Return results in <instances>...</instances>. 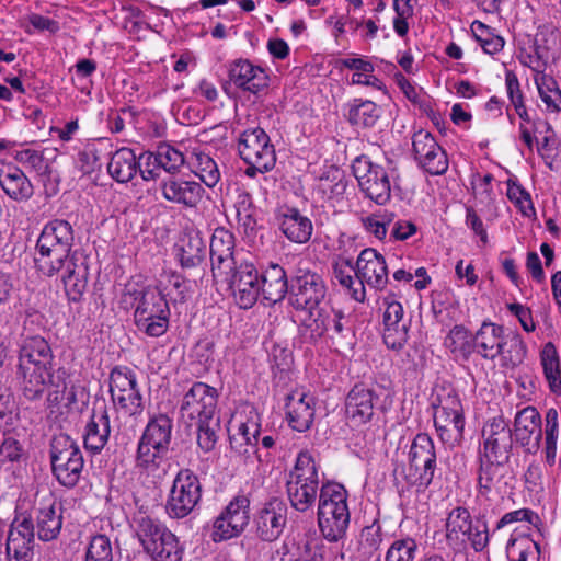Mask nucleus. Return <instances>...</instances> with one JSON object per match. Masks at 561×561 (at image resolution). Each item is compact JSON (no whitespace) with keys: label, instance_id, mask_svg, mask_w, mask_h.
<instances>
[{"label":"nucleus","instance_id":"f257e3e1","mask_svg":"<svg viewBox=\"0 0 561 561\" xmlns=\"http://www.w3.org/2000/svg\"><path fill=\"white\" fill-rule=\"evenodd\" d=\"M53 352L47 341L42 336L25 339L19 360L24 396L34 400L39 398L50 379Z\"/></svg>","mask_w":561,"mask_h":561},{"label":"nucleus","instance_id":"f03ea898","mask_svg":"<svg viewBox=\"0 0 561 561\" xmlns=\"http://www.w3.org/2000/svg\"><path fill=\"white\" fill-rule=\"evenodd\" d=\"M73 241L71 225L66 220H53L48 222L36 243L37 254L35 263L46 275L53 276L62 268V263L68 260Z\"/></svg>","mask_w":561,"mask_h":561},{"label":"nucleus","instance_id":"7ed1b4c3","mask_svg":"<svg viewBox=\"0 0 561 561\" xmlns=\"http://www.w3.org/2000/svg\"><path fill=\"white\" fill-rule=\"evenodd\" d=\"M347 497V491L342 484L328 482L320 488L318 525L329 541H339L346 534L350 524Z\"/></svg>","mask_w":561,"mask_h":561},{"label":"nucleus","instance_id":"20e7f679","mask_svg":"<svg viewBox=\"0 0 561 561\" xmlns=\"http://www.w3.org/2000/svg\"><path fill=\"white\" fill-rule=\"evenodd\" d=\"M319 489V471L314 458L308 450L298 454L286 481V493L294 510L305 513L316 503Z\"/></svg>","mask_w":561,"mask_h":561},{"label":"nucleus","instance_id":"39448f33","mask_svg":"<svg viewBox=\"0 0 561 561\" xmlns=\"http://www.w3.org/2000/svg\"><path fill=\"white\" fill-rule=\"evenodd\" d=\"M137 537L152 561H181L183 548L178 537L163 524L148 516L137 523Z\"/></svg>","mask_w":561,"mask_h":561},{"label":"nucleus","instance_id":"423d86ee","mask_svg":"<svg viewBox=\"0 0 561 561\" xmlns=\"http://www.w3.org/2000/svg\"><path fill=\"white\" fill-rule=\"evenodd\" d=\"M50 463L53 474L61 485L73 488L78 484L84 459L80 447L69 435L60 433L53 437Z\"/></svg>","mask_w":561,"mask_h":561},{"label":"nucleus","instance_id":"0eeeda50","mask_svg":"<svg viewBox=\"0 0 561 561\" xmlns=\"http://www.w3.org/2000/svg\"><path fill=\"white\" fill-rule=\"evenodd\" d=\"M238 150L241 159L248 164L244 173L250 178H254L257 173H265L275 165L274 146L265 130L260 127L241 134Z\"/></svg>","mask_w":561,"mask_h":561},{"label":"nucleus","instance_id":"6e6552de","mask_svg":"<svg viewBox=\"0 0 561 561\" xmlns=\"http://www.w3.org/2000/svg\"><path fill=\"white\" fill-rule=\"evenodd\" d=\"M436 469V451L433 439L425 433H419L409 450V465L403 470L410 485L419 491L425 490L433 481Z\"/></svg>","mask_w":561,"mask_h":561},{"label":"nucleus","instance_id":"1a4fd4ad","mask_svg":"<svg viewBox=\"0 0 561 561\" xmlns=\"http://www.w3.org/2000/svg\"><path fill=\"white\" fill-rule=\"evenodd\" d=\"M134 318L137 329L149 336L163 335L169 327L170 309L167 299L156 290L146 289L136 297Z\"/></svg>","mask_w":561,"mask_h":561},{"label":"nucleus","instance_id":"9d476101","mask_svg":"<svg viewBox=\"0 0 561 561\" xmlns=\"http://www.w3.org/2000/svg\"><path fill=\"white\" fill-rule=\"evenodd\" d=\"M202 499V484L190 469H181L169 491L165 512L170 518L181 519L188 516Z\"/></svg>","mask_w":561,"mask_h":561},{"label":"nucleus","instance_id":"9b49d317","mask_svg":"<svg viewBox=\"0 0 561 561\" xmlns=\"http://www.w3.org/2000/svg\"><path fill=\"white\" fill-rule=\"evenodd\" d=\"M434 426L440 440L454 447L463 438L465 416L459 397L449 391L434 404Z\"/></svg>","mask_w":561,"mask_h":561},{"label":"nucleus","instance_id":"f8f14e48","mask_svg":"<svg viewBox=\"0 0 561 561\" xmlns=\"http://www.w3.org/2000/svg\"><path fill=\"white\" fill-rule=\"evenodd\" d=\"M318 336L327 333L335 351L344 353L355 345V333L351 317L334 307L317 309L313 319Z\"/></svg>","mask_w":561,"mask_h":561},{"label":"nucleus","instance_id":"ddd939ff","mask_svg":"<svg viewBox=\"0 0 561 561\" xmlns=\"http://www.w3.org/2000/svg\"><path fill=\"white\" fill-rule=\"evenodd\" d=\"M353 174L360 191L378 205H385L391 196V184L387 170L368 157H357L352 164Z\"/></svg>","mask_w":561,"mask_h":561},{"label":"nucleus","instance_id":"4468645a","mask_svg":"<svg viewBox=\"0 0 561 561\" xmlns=\"http://www.w3.org/2000/svg\"><path fill=\"white\" fill-rule=\"evenodd\" d=\"M110 393L117 410L126 415L144 411V399L135 373L127 367H115L110 374Z\"/></svg>","mask_w":561,"mask_h":561},{"label":"nucleus","instance_id":"2eb2a0df","mask_svg":"<svg viewBox=\"0 0 561 561\" xmlns=\"http://www.w3.org/2000/svg\"><path fill=\"white\" fill-rule=\"evenodd\" d=\"M250 522V500L244 494L236 495L214 519L211 540L221 542L239 537Z\"/></svg>","mask_w":561,"mask_h":561},{"label":"nucleus","instance_id":"dca6fc26","mask_svg":"<svg viewBox=\"0 0 561 561\" xmlns=\"http://www.w3.org/2000/svg\"><path fill=\"white\" fill-rule=\"evenodd\" d=\"M218 392L216 388L197 381L183 396L180 414L184 422L193 423L215 419Z\"/></svg>","mask_w":561,"mask_h":561},{"label":"nucleus","instance_id":"f3484780","mask_svg":"<svg viewBox=\"0 0 561 561\" xmlns=\"http://www.w3.org/2000/svg\"><path fill=\"white\" fill-rule=\"evenodd\" d=\"M215 282L228 284L236 304L243 309L251 308L262 297L260 274L249 262L237 265L227 279Z\"/></svg>","mask_w":561,"mask_h":561},{"label":"nucleus","instance_id":"a211bd4d","mask_svg":"<svg viewBox=\"0 0 561 561\" xmlns=\"http://www.w3.org/2000/svg\"><path fill=\"white\" fill-rule=\"evenodd\" d=\"M289 294L294 308L308 310L310 316L313 317V310L325 297L327 287L319 274L308 270H300L291 278Z\"/></svg>","mask_w":561,"mask_h":561},{"label":"nucleus","instance_id":"6ab92c4d","mask_svg":"<svg viewBox=\"0 0 561 561\" xmlns=\"http://www.w3.org/2000/svg\"><path fill=\"white\" fill-rule=\"evenodd\" d=\"M482 449L480 458L508 461L512 450V431L503 416H495L482 427Z\"/></svg>","mask_w":561,"mask_h":561},{"label":"nucleus","instance_id":"aec40b11","mask_svg":"<svg viewBox=\"0 0 561 561\" xmlns=\"http://www.w3.org/2000/svg\"><path fill=\"white\" fill-rule=\"evenodd\" d=\"M412 147L419 165L431 175H442L448 170V159L433 135L426 130L414 133Z\"/></svg>","mask_w":561,"mask_h":561},{"label":"nucleus","instance_id":"412c9836","mask_svg":"<svg viewBox=\"0 0 561 561\" xmlns=\"http://www.w3.org/2000/svg\"><path fill=\"white\" fill-rule=\"evenodd\" d=\"M233 248L234 238L232 233L225 228L215 229L209 243L214 280L227 279L229 274L234 271L237 263L233 256Z\"/></svg>","mask_w":561,"mask_h":561},{"label":"nucleus","instance_id":"4be33fe9","mask_svg":"<svg viewBox=\"0 0 561 561\" xmlns=\"http://www.w3.org/2000/svg\"><path fill=\"white\" fill-rule=\"evenodd\" d=\"M287 511L286 504L277 497L266 502L254 519L257 537L268 542L278 539L287 523Z\"/></svg>","mask_w":561,"mask_h":561},{"label":"nucleus","instance_id":"5701e85b","mask_svg":"<svg viewBox=\"0 0 561 561\" xmlns=\"http://www.w3.org/2000/svg\"><path fill=\"white\" fill-rule=\"evenodd\" d=\"M60 272L66 296L71 301H80L88 287V257L81 251H73L62 263Z\"/></svg>","mask_w":561,"mask_h":561},{"label":"nucleus","instance_id":"b1692460","mask_svg":"<svg viewBox=\"0 0 561 561\" xmlns=\"http://www.w3.org/2000/svg\"><path fill=\"white\" fill-rule=\"evenodd\" d=\"M285 410L289 426L306 432L314 420L316 398L302 388L294 389L286 396Z\"/></svg>","mask_w":561,"mask_h":561},{"label":"nucleus","instance_id":"393cba45","mask_svg":"<svg viewBox=\"0 0 561 561\" xmlns=\"http://www.w3.org/2000/svg\"><path fill=\"white\" fill-rule=\"evenodd\" d=\"M356 277L376 290L388 284V268L385 257L373 248L364 249L356 261Z\"/></svg>","mask_w":561,"mask_h":561},{"label":"nucleus","instance_id":"a878e982","mask_svg":"<svg viewBox=\"0 0 561 561\" xmlns=\"http://www.w3.org/2000/svg\"><path fill=\"white\" fill-rule=\"evenodd\" d=\"M541 415L535 407L528 405L518 411L514 419L516 440L527 449L536 453L542 438Z\"/></svg>","mask_w":561,"mask_h":561},{"label":"nucleus","instance_id":"bb28decb","mask_svg":"<svg viewBox=\"0 0 561 561\" xmlns=\"http://www.w3.org/2000/svg\"><path fill=\"white\" fill-rule=\"evenodd\" d=\"M229 80L239 89L257 94L268 85L266 71L249 59L233 60L228 68Z\"/></svg>","mask_w":561,"mask_h":561},{"label":"nucleus","instance_id":"cd10ccee","mask_svg":"<svg viewBox=\"0 0 561 561\" xmlns=\"http://www.w3.org/2000/svg\"><path fill=\"white\" fill-rule=\"evenodd\" d=\"M375 389L364 383L355 385L345 400L346 419L353 426L368 423L374 415Z\"/></svg>","mask_w":561,"mask_h":561},{"label":"nucleus","instance_id":"c85d7f7f","mask_svg":"<svg viewBox=\"0 0 561 561\" xmlns=\"http://www.w3.org/2000/svg\"><path fill=\"white\" fill-rule=\"evenodd\" d=\"M383 306V341L389 348L400 350L408 341V325L402 322L403 307L393 296H387Z\"/></svg>","mask_w":561,"mask_h":561},{"label":"nucleus","instance_id":"c756f323","mask_svg":"<svg viewBox=\"0 0 561 561\" xmlns=\"http://www.w3.org/2000/svg\"><path fill=\"white\" fill-rule=\"evenodd\" d=\"M162 196L171 203L195 207L203 198V186L184 178L170 176L160 184Z\"/></svg>","mask_w":561,"mask_h":561},{"label":"nucleus","instance_id":"7c9ffc66","mask_svg":"<svg viewBox=\"0 0 561 561\" xmlns=\"http://www.w3.org/2000/svg\"><path fill=\"white\" fill-rule=\"evenodd\" d=\"M34 537L31 519L16 518L9 530L7 539V556L9 561H28Z\"/></svg>","mask_w":561,"mask_h":561},{"label":"nucleus","instance_id":"2f4dec72","mask_svg":"<svg viewBox=\"0 0 561 561\" xmlns=\"http://www.w3.org/2000/svg\"><path fill=\"white\" fill-rule=\"evenodd\" d=\"M110 416L105 405L94 407L83 435L84 447L94 454L100 453L108 442Z\"/></svg>","mask_w":561,"mask_h":561},{"label":"nucleus","instance_id":"473e14b6","mask_svg":"<svg viewBox=\"0 0 561 561\" xmlns=\"http://www.w3.org/2000/svg\"><path fill=\"white\" fill-rule=\"evenodd\" d=\"M507 461H495L480 458L478 476L479 492L485 497L505 492L507 482L505 463Z\"/></svg>","mask_w":561,"mask_h":561},{"label":"nucleus","instance_id":"72a5a7b5","mask_svg":"<svg viewBox=\"0 0 561 561\" xmlns=\"http://www.w3.org/2000/svg\"><path fill=\"white\" fill-rule=\"evenodd\" d=\"M504 342H506L504 328L484 321L473 336V350L484 359L493 360L501 353Z\"/></svg>","mask_w":561,"mask_h":561},{"label":"nucleus","instance_id":"f704fd0d","mask_svg":"<svg viewBox=\"0 0 561 561\" xmlns=\"http://www.w3.org/2000/svg\"><path fill=\"white\" fill-rule=\"evenodd\" d=\"M37 534L39 539L50 541L57 538L62 526L61 504L53 496L41 503L36 517Z\"/></svg>","mask_w":561,"mask_h":561},{"label":"nucleus","instance_id":"c9c22d12","mask_svg":"<svg viewBox=\"0 0 561 561\" xmlns=\"http://www.w3.org/2000/svg\"><path fill=\"white\" fill-rule=\"evenodd\" d=\"M277 219L280 231L289 241L306 243L310 240L313 231L312 222L298 209L286 208L279 213Z\"/></svg>","mask_w":561,"mask_h":561},{"label":"nucleus","instance_id":"e433bc0d","mask_svg":"<svg viewBox=\"0 0 561 561\" xmlns=\"http://www.w3.org/2000/svg\"><path fill=\"white\" fill-rule=\"evenodd\" d=\"M262 299L268 304H276L285 297L289 290L285 270L278 264H271L260 275Z\"/></svg>","mask_w":561,"mask_h":561},{"label":"nucleus","instance_id":"4c0bfd02","mask_svg":"<svg viewBox=\"0 0 561 561\" xmlns=\"http://www.w3.org/2000/svg\"><path fill=\"white\" fill-rule=\"evenodd\" d=\"M57 150L55 148H45L36 150L32 148L9 149L7 154L12 157L19 163L34 170L39 175L50 173L51 162L56 159Z\"/></svg>","mask_w":561,"mask_h":561},{"label":"nucleus","instance_id":"58836bf2","mask_svg":"<svg viewBox=\"0 0 561 561\" xmlns=\"http://www.w3.org/2000/svg\"><path fill=\"white\" fill-rule=\"evenodd\" d=\"M168 449L151 447L145 443H138L136 455V468L147 476L160 478L164 472L165 455Z\"/></svg>","mask_w":561,"mask_h":561},{"label":"nucleus","instance_id":"ea45409f","mask_svg":"<svg viewBox=\"0 0 561 561\" xmlns=\"http://www.w3.org/2000/svg\"><path fill=\"white\" fill-rule=\"evenodd\" d=\"M382 115V108L370 100L354 99L348 104L347 121L356 128H373Z\"/></svg>","mask_w":561,"mask_h":561},{"label":"nucleus","instance_id":"a19ab883","mask_svg":"<svg viewBox=\"0 0 561 561\" xmlns=\"http://www.w3.org/2000/svg\"><path fill=\"white\" fill-rule=\"evenodd\" d=\"M257 414L253 413L245 422H241L238 432L230 436L231 448L239 455L249 456L256 451L260 425Z\"/></svg>","mask_w":561,"mask_h":561},{"label":"nucleus","instance_id":"79ce46f5","mask_svg":"<svg viewBox=\"0 0 561 561\" xmlns=\"http://www.w3.org/2000/svg\"><path fill=\"white\" fill-rule=\"evenodd\" d=\"M206 256V244L198 232L185 233L179 242L178 257L184 268L199 265Z\"/></svg>","mask_w":561,"mask_h":561},{"label":"nucleus","instance_id":"37998d69","mask_svg":"<svg viewBox=\"0 0 561 561\" xmlns=\"http://www.w3.org/2000/svg\"><path fill=\"white\" fill-rule=\"evenodd\" d=\"M107 171L117 182H129L138 171V161L135 152L129 148H121L115 151L107 164Z\"/></svg>","mask_w":561,"mask_h":561},{"label":"nucleus","instance_id":"c03bdc74","mask_svg":"<svg viewBox=\"0 0 561 561\" xmlns=\"http://www.w3.org/2000/svg\"><path fill=\"white\" fill-rule=\"evenodd\" d=\"M472 520L468 510L454 508L446 520V539L450 547L459 548L465 545V535L471 529Z\"/></svg>","mask_w":561,"mask_h":561},{"label":"nucleus","instance_id":"a18cd8bd","mask_svg":"<svg viewBox=\"0 0 561 561\" xmlns=\"http://www.w3.org/2000/svg\"><path fill=\"white\" fill-rule=\"evenodd\" d=\"M171 433L172 420L165 414H159L149 421L139 442L169 450Z\"/></svg>","mask_w":561,"mask_h":561},{"label":"nucleus","instance_id":"49530a36","mask_svg":"<svg viewBox=\"0 0 561 561\" xmlns=\"http://www.w3.org/2000/svg\"><path fill=\"white\" fill-rule=\"evenodd\" d=\"M354 274L356 275V267L353 266L350 259L339 257L333 264L334 278L348 291L354 300L364 301L365 285L358 278L355 280L353 278Z\"/></svg>","mask_w":561,"mask_h":561},{"label":"nucleus","instance_id":"de8ad7c7","mask_svg":"<svg viewBox=\"0 0 561 561\" xmlns=\"http://www.w3.org/2000/svg\"><path fill=\"white\" fill-rule=\"evenodd\" d=\"M539 547L529 535L513 533L506 545V556L510 561H538Z\"/></svg>","mask_w":561,"mask_h":561},{"label":"nucleus","instance_id":"09e8293b","mask_svg":"<svg viewBox=\"0 0 561 561\" xmlns=\"http://www.w3.org/2000/svg\"><path fill=\"white\" fill-rule=\"evenodd\" d=\"M545 378L551 392L561 394V365L556 346L547 343L540 354Z\"/></svg>","mask_w":561,"mask_h":561},{"label":"nucleus","instance_id":"8fccbe9b","mask_svg":"<svg viewBox=\"0 0 561 561\" xmlns=\"http://www.w3.org/2000/svg\"><path fill=\"white\" fill-rule=\"evenodd\" d=\"M499 353L501 366L504 368H516L524 363L527 356V345L518 333L506 335V342Z\"/></svg>","mask_w":561,"mask_h":561},{"label":"nucleus","instance_id":"3c124183","mask_svg":"<svg viewBox=\"0 0 561 561\" xmlns=\"http://www.w3.org/2000/svg\"><path fill=\"white\" fill-rule=\"evenodd\" d=\"M444 345L456 359L468 360L473 352V337L462 325H455L446 335Z\"/></svg>","mask_w":561,"mask_h":561},{"label":"nucleus","instance_id":"603ef678","mask_svg":"<svg viewBox=\"0 0 561 561\" xmlns=\"http://www.w3.org/2000/svg\"><path fill=\"white\" fill-rule=\"evenodd\" d=\"M539 98L549 113L561 112V90L551 75H539L535 78Z\"/></svg>","mask_w":561,"mask_h":561},{"label":"nucleus","instance_id":"864d4df0","mask_svg":"<svg viewBox=\"0 0 561 561\" xmlns=\"http://www.w3.org/2000/svg\"><path fill=\"white\" fill-rule=\"evenodd\" d=\"M159 294L164 298L167 296L174 298V300L183 301L192 291L191 284L182 275L176 272H163L157 285Z\"/></svg>","mask_w":561,"mask_h":561},{"label":"nucleus","instance_id":"5fc2aeb1","mask_svg":"<svg viewBox=\"0 0 561 561\" xmlns=\"http://www.w3.org/2000/svg\"><path fill=\"white\" fill-rule=\"evenodd\" d=\"M191 164L194 173L206 186L215 187L220 181L221 174L218 164L208 153L194 151Z\"/></svg>","mask_w":561,"mask_h":561},{"label":"nucleus","instance_id":"6e6d98bb","mask_svg":"<svg viewBox=\"0 0 561 561\" xmlns=\"http://www.w3.org/2000/svg\"><path fill=\"white\" fill-rule=\"evenodd\" d=\"M4 191L12 199L21 201L32 195V185L26 176L19 170L8 173L5 181L2 182Z\"/></svg>","mask_w":561,"mask_h":561},{"label":"nucleus","instance_id":"4d7b16f0","mask_svg":"<svg viewBox=\"0 0 561 561\" xmlns=\"http://www.w3.org/2000/svg\"><path fill=\"white\" fill-rule=\"evenodd\" d=\"M156 153L158 156V163L168 173L180 171L185 163L184 153L169 144H160L156 149Z\"/></svg>","mask_w":561,"mask_h":561},{"label":"nucleus","instance_id":"13d9d810","mask_svg":"<svg viewBox=\"0 0 561 561\" xmlns=\"http://www.w3.org/2000/svg\"><path fill=\"white\" fill-rule=\"evenodd\" d=\"M419 546L413 538L394 540L387 550L385 561H414Z\"/></svg>","mask_w":561,"mask_h":561},{"label":"nucleus","instance_id":"bf43d9fd","mask_svg":"<svg viewBox=\"0 0 561 561\" xmlns=\"http://www.w3.org/2000/svg\"><path fill=\"white\" fill-rule=\"evenodd\" d=\"M85 561H113L112 545L107 536L92 537L87 548Z\"/></svg>","mask_w":561,"mask_h":561},{"label":"nucleus","instance_id":"052dcab7","mask_svg":"<svg viewBox=\"0 0 561 561\" xmlns=\"http://www.w3.org/2000/svg\"><path fill=\"white\" fill-rule=\"evenodd\" d=\"M197 426V444L202 450L208 453L213 450L217 443V428H219L218 419H210L195 423Z\"/></svg>","mask_w":561,"mask_h":561},{"label":"nucleus","instance_id":"680f3d73","mask_svg":"<svg viewBox=\"0 0 561 561\" xmlns=\"http://www.w3.org/2000/svg\"><path fill=\"white\" fill-rule=\"evenodd\" d=\"M362 221L367 232L382 240L387 236L388 226L393 221V214L387 211L373 214L364 217Z\"/></svg>","mask_w":561,"mask_h":561},{"label":"nucleus","instance_id":"e2e57ef3","mask_svg":"<svg viewBox=\"0 0 561 561\" xmlns=\"http://www.w3.org/2000/svg\"><path fill=\"white\" fill-rule=\"evenodd\" d=\"M490 540L488 525L484 520L476 519L471 524V529L465 535V543L469 542L477 552L486 548Z\"/></svg>","mask_w":561,"mask_h":561},{"label":"nucleus","instance_id":"0e129e2a","mask_svg":"<svg viewBox=\"0 0 561 561\" xmlns=\"http://www.w3.org/2000/svg\"><path fill=\"white\" fill-rule=\"evenodd\" d=\"M137 161L138 171L145 181H151L159 178L162 167L158 163L156 150L142 153Z\"/></svg>","mask_w":561,"mask_h":561},{"label":"nucleus","instance_id":"69168bd1","mask_svg":"<svg viewBox=\"0 0 561 561\" xmlns=\"http://www.w3.org/2000/svg\"><path fill=\"white\" fill-rule=\"evenodd\" d=\"M2 456L12 463V473L15 477L21 470V459L24 456L22 445L13 437L2 442Z\"/></svg>","mask_w":561,"mask_h":561},{"label":"nucleus","instance_id":"338daca9","mask_svg":"<svg viewBox=\"0 0 561 561\" xmlns=\"http://www.w3.org/2000/svg\"><path fill=\"white\" fill-rule=\"evenodd\" d=\"M321 187L323 192H329L331 197H339L345 193L347 181L342 172L334 170L331 175L321 179Z\"/></svg>","mask_w":561,"mask_h":561},{"label":"nucleus","instance_id":"774afa93","mask_svg":"<svg viewBox=\"0 0 561 561\" xmlns=\"http://www.w3.org/2000/svg\"><path fill=\"white\" fill-rule=\"evenodd\" d=\"M493 175L490 173H486L483 176H480L479 174L473 175L472 179V188L473 194L477 198H480L481 202H488L491 199L493 190H492V183Z\"/></svg>","mask_w":561,"mask_h":561}]
</instances>
